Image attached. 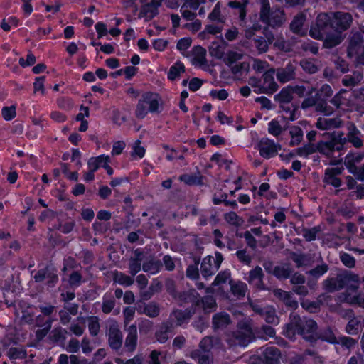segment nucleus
<instances>
[{
  "mask_svg": "<svg viewBox=\"0 0 364 364\" xmlns=\"http://www.w3.org/2000/svg\"><path fill=\"white\" fill-rule=\"evenodd\" d=\"M353 22L350 13L336 11L321 13L318 15L314 25L309 31L310 36L318 40L323 38V46L327 48L339 45L343 40L342 32L348 30Z\"/></svg>",
  "mask_w": 364,
  "mask_h": 364,
  "instance_id": "nucleus-1",
  "label": "nucleus"
},
{
  "mask_svg": "<svg viewBox=\"0 0 364 364\" xmlns=\"http://www.w3.org/2000/svg\"><path fill=\"white\" fill-rule=\"evenodd\" d=\"M317 323L315 321L306 318H301L299 316L291 314L290 321L284 328V335L292 339L298 333L311 343L318 340Z\"/></svg>",
  "mask_w": 364,
  "mask_h": 364,
  "instance_id": "nucleus-2",
  "label": "nucleus"
},
{
  "mask_svg": "<svg viewBox=\"0 0 364 364\" xmlns=\"http://www.w3.org/2000/svg\"><path fill=\"white\" fill-rule=\"evenodd\" d=\"M267 28L262 29V26L256 22L251 26H246L244 29L247 43L257 49L258 53H267L269 46L274 40L272 33H265Z\"/></svg>",
  "mask_w": 364,
  "mask_h": 364,
  "instance_id": "nucleus-3",
  "label": "nucleus"
},
{
  "mask_svg": "<svg viewBox=\"0 0 364 364\" xmlns=\"http://www.w3.org/2000/svg\"><path fill=\"white\" fill-rule=\"evenodd\" d=\"M259 19L273 28L281 27L286 21V14L283 9L274 6L271 8L269 0H259Z\"/></svg>",
  "mask_w": 364,
  "mask_h": 364,
  "instance_id": "nucleus-4",
  "label": "nucleus"
},
{
  "mask_svg": "<svg viewBox=\"0 0 364 364\" xmlns=\"http://www.w3.org/2000/svg\"><path fill=\"white\" fill-rule=\"evenodd\" d=\"M160 106L161 99L159 95L153 92H146L139 100L135 114L137 118L144 119L149 112H159Z\"/></svg>",
  "mask_w": 364,
  "mask_h": 364,
  "instance_id": "nucleus-5",
  "label": "nucleus"
},
{
  "mask_svg": "<svg viewBox=\"0 0 364 364\" xmlns=\"http://www.w3.org/2000/svg\"><path fill=\"white\" fill-rule=\"evenodd\" d=\"M255 340L252 328L247 323L240 322L237 329L227 335L226 341L230 346L246 347Z\"/></svg>",
  "mask_w": 364,
  "mask_h": 364,
  "instance_id": "nucleus-6",
  "label": "nucleus"
},
{
  "mask_svg": "<svg viewBox=\"0 0 364 364\" xmlns=\"http://www.w3.org/2000/svg\"><path fill=\"white\" fill-rule=\"evenodd\" d=\"M357 274L350 272L338 274L335 277H328L323 282V287L329 292L339 291L347 286L356 287Z\"/></svg>",
  "mask_w": 364,
  "mask_h": 364,
  "instance_id": "nucleus-7",
  "label": "nucleus"
},
{
  "mask_svg": "<svg viewBox=\"0 0 364 364\" xmlns=\"http://www.w3.org/2000/svg\"><path fill=\"white\" fill-rule=\"evenodd\" d=\"M36 283H44L47 288H54L59 282L58 269L51 262L39 269L33 276Z\"/></svg>",
  "mask_w": 364,
  "mask_h": 364,
  "instance_id": "nucleus-8",
  "label": "nucleus"
},
{
  "mask_svg": "<svg viewBox=\"0 0 364 364\" xmlns=\"http://www.w3.org/2000/svg\"><path fill=\"white\" fill-rule=\"evenodd\" d=\"M359 288V277L357 275L356 287H346L344 292L337 296L339 302L348 303L350 305H358L364 309V294L358 293Z\"/></svg>",
  "mask_w": 364,
  "mask_h": 364,
  "instance_id": "nucleus-9",
  "label": "nucleus"
},
{
  "mask_svg": "<svg viewBox=\"0 0 364 364\" xmlns=\"http://www.w3.org/2000/svg\"><path fill=\"white\" fill-rule=\"evenodd\" d=\"M223 260V255L220 252H216L215 257H205L200 265V272L202 276L207 278L213 275L220 268Z\"/></svg>",
  "mask_w": 364,
  "mask_h": 364,
  "instance_id": "nucleus-10",
  "label": "nucleus"
},
{
  "mask_svg": "<svg viewBox=\"0 0 364 364\" xmlns=\"http://www.w3.org/2000/svg\"><path fill=\"white\" fill-rule=\"evenodd\" d=\"M256 148L262 157L270 159L277 154L281 149V146L268 138H262L257 143Z\"/></svg>",
  "mask_w": 364,
  "mask_h": 364,
  "instance_id": "nucleus-11",
  "label": "nucleus"
},
{
  "mask_svg": "<svg viewBox=\"0 0 364 364\" xmlns=\"http://www.w3.org/2000/svg\"><path fill=\"white\" fill-rule=\"evenodd\" d=\"M274 75L275 69L272 68L264 72L262 77V90H259V92H263L265 94H273L278 90V85L274 80Z\"/></svg>",
  "mask_w": 364,
  "mask_h": 364,
  "instance_id": "nucleus-12",
  "label": "nucleus"
},
{
  "mask_svg": "<svg viewBox=\"0 0 364 364\" xmlns=\"http://www.w3.org/2000/svg\"><path fill=\"white\" fill-rule=\"evenodd\" d=\"M193 313V311H191L189 309H186L183 311L176 309L171 313L167 321L170 324H172L173 328L181 326L189 321Z\"/></svg>",
  "mask_w": 364,
  "mask_h": 364,
  "instance_id": "nucleus-13",
  "label": "nucleus"
},
{
  "mask_svg": "<svg viewBox=\"0 0 364 364\" xmlns=\"http://www.w3.org/2000/svg\"><path fill=\"white\" fill-rule=\"evenodd\" d=\"M343 170L342 166L327 168L325 171L323 179V183L327 185H331L336 188L340 187L342 184V181L339 178V176L342 174Z\"/></svg>",
  "mask_w": 364,
  "mask_h": 364,
  "instance_id": "nucleus-14",
  "label": "nucleus"
},
{
  "mask_svg": "<svg viewBox=\"0 0 364 364\" xmlns=\"http://www.w3.org/2000/svg\"><path fill=\"white\" fill-rule=\"evenodd\" d=\"M347 134L345 136L346 144L350 143L354 147L358 149L363 146V134L353 123L347 124Z\"/></svg>",
  "mask_w": 364,
  "mask_h": 364,
  "instance_id": "nucleus-15",
  "label": "nucleus"
},
{
  "mask_svg": "<svg viewBox=\"0 0 364 364\" xmlns=\"http://www.w3.org/2000/svg\"><path fill=\"white\" fill-rule=\"evenodd\" d=\"M110 158L109 156L104 154L97 157H91L87 162L88 168H92V171H97L100 168H103L109 175L112 174V168L109 165Z\"/></svg>",
  "mask_w": 364,
  "mask_h": 364,
  "instance_id": "nucleus-16",
  "label": "nucleus"
},
{
  "mask_svg": "<svg viewBox=\"0 0 364 364\" xmlns=\"http://www.w3.org/2000/svg\"><path fill=\"white\" fill-rule=\"evenodd\" d=\"M260 355V359L264 364H279V363L281 353L274 346L265 347Z\"/></svg>",
  "mask_w": 364,
  "mask_h": 364,
  "instance_id": "nucleus-17",
  "label": "nucleus"
},
{
  "mask_svg": "<svg viewBox=\"0 0 364 364\" xmlns=\"http://www.w3.org/2000/svg\"><path fill=\"white\" fill-rule=\"evenodd\" d=\"M146 259V253L141 249H136L129 260V272L134 276L141 269V262Z\"/></svg>",
  "mask_w": 364,
  "mask_h": 364,
  "instance_id": "nucleus-18",
  "label": "nucleus"
},
{
  "mask_svg": "<svg viewBox=\"0 0 364 364\" xmlns=\"http://www.w3.org/2000/svg\"><path fill=\"white\" fill-rule=\"evenodd\" d=\"M296 66L292 63H289L284 68H280L275 70L277 80L281 83L288 82L295 78Z\"/></svg>",
  "mask_w": 364,
  "mask_h": 364,
  "instance_id": "nucleus-19",
  "label": "nucleus"
},
{
  "mask_svg": "<svg viewBox=\"0 0 364 364\" xmlns=\"http://www.w3.org/2000/svg\"><path fill=\"white\" fill-rule=\"evenodd\" d=\"M343 122L339 117L327 118L319 117L316 123V127L321 130H327L341 127Z\"/></svg>",
  "mask_w": 364,
  "mask_h": 364,
  "instance_id": "nucleus-20",
  "label": "nucleus"
},
{
  "mask_svg": "<svg viewBox=\"0 0 364 364\" xmlns=\"http://www.w3.org/2000/svg\"><path fill=\"white\" fill-rule=\"evenodd\" d=\"M363 46V36L360 33H356L353 34L350 38L348 48V55L349 57H355L360 53Z\"/></svg>",
  "mask_w": 364,
  "mask_h": 364,
  "instance_id": "nucleus-21",
  "label": "nucleus"
},
{
  "mask_svg": "<svg viewBox=\"0 0 364 364\" xmlns=\"http://www.w3.org/2000/svg\"><path fill=\"white\" fill-rule=\"evenodd\" d=\"M136 311L139 314H145L149 317L154 318L160 313L159 306L155 302L138 304Z\"/></svg>",
  "mask_w": 364,
  "mask_h": 364,
  "instance_id": "nucleus-22",
  "label": "nucleus"
},
{
  "mask_svg": "<svg viewBox=\"0 0 364 364\" xmlns=\"http://www.w3.org/2000/svg\"><path fill=\"white\" fill-rule=\"evenodd\" d=\"M128 334L127 336L124 344L125 350L133 352L137 343V329L135 325H131L127 329Z\"/></svg>",
  "mask_w": 364,
  "mask_h": 364,
  "instance_id": "nucleus-23",
  "label": "nucleus"
},
{
  "mask_svg": "<svg viewBox=\"0 0 364 364\" xmlns=\"http://www.w3.org/2000/svg\"><path fill=\"white\" fill-rule=\"evenodd\" d=\"M264 274L262 269L257 266L254 269L250 271L249 272V277L247 279V282L255 286L256 287L259 289H263L262 287V278H263Z\"/></svg>",
  "mask_w": 364,
  "mask_h": 364,
  "instance_id": "nucleus-24",
  "label": "nucleus"
},
{
  "mask_svg": "<svg viewBox=\"0 0 364 364\" xmlns=\"http://www.w3.org/2000/svg\"><path fill=\"white\" fill-rule=\"evenodd\" d=\"M274 295L282 300L287 306L296 308L298 302L292 297L289 292L283 291L280 289H276L273 291Z\"/></svg>",
  "mask_w": 364,
  "mask_h": 364,
  "instance_id": "nucleus-25",
  "label": "nucleus"
},
{
  "mask_svg": "<svg viewBox=\"0 0 364 364\" xmlns=\"http://www.w3.org/2000/svg\"><path fill=\"white\" fill-rule=\"evenodd\" d=\"M328 141L336 151H340L346 144L345 135L342 132H333Z\"/></svg>",
  "mask_w": 364,
  "mask_h": 364,
  "instance_id": "nucleus-26",
  "label": "nucleus"
},
{
  "mask_svg": "<svg viewBox=\"0 0 364 364\" xmlns=\"http://www.w3.org/2000/svg\"><path fill=\"white\" fill-rule=\"evenodd\" d=\"M161 262L159 260H156L152 257H147L144 261L142 265V269L147 273L154 274L159 272L161 268Z\"/></svg>",
  "mask_w": 364,
  "mask_h": 364,
  "instance_id": "nucleus-27",
  "label": "nucleus"
},
{
  "mask_svg": "<svg viewBox=\"0 0 364 364\" xmlns=\"http://www.w3.org/2000/svg\"><path fill=\"white\" fill-rule=\"evenodd\" d=\"M230 323V318L228 314L220 312L213 316V326L214 329L224 328Z\"/></svg>",
  "mask_w": 364,
  "mask_h": 364,
  "instance_id": "nucleus-28",
  "label": "nucleus"
},
{
  "mask_svg": "<svg viewBox=\"0 0 364 364\" xmlns=\"http://www.w3.org/2000/svg\"><path fill=\"white\" fill-rule=\"evenodd\" d=\"M226 45L223 40L213 41L209 46V53L210 55L220 59L223 57Z\"/></svg>",
  "mask_w": 364,
  "mask_h": 364,
  "instance_id": "nucleus-29",
  "label": "nucleus"
},
{
  "mask_svg": "<svg viewBox=\"0 0 364 364\" xmlns=\"http://www.w3.org/2000/svg\"><path fill=\"white\" fill-rule=\"evenodd\" d=\"M306 21V16L303 13L296 15L290 23L291 31L296 34L303 35V26Z\"/></svg>",
  "mask_w": 364,
  "mask_h": 364,
  "instance_id": "nucleus-30",
  "label": "nucleus"
},
{
  "mask_svg": "<svg viewBox=\"0 0 364 364\" xmlns=\"http://www.w3.org/2000/svg\"><path fill=\"white\" fill-rule=\"evenodd\" d=\"M173 329L172 324H170L168 321L163 323L156 333L157 341L161 343H164L168 338V333Z\"/></svg>",
  "mask_w": 364,
  "mask_h": 364,
  "instance_id": "nucleus-31",
  "label": "nucleus"
},
{
  "mask_svg": "<svg viewBox=\"0 0 364 364\" xmlns=\"http://www.w3.org/2000/svg\"><path fill=\"white\" fill-rule=\"evenodd\" d=\"M191 357L198 361V364H213V358L209 353H203L200 350H194L190 353Z\"/></svg>",
  "mask_w": 364,
  "mask_h": 364,
  "instance_id": "nucleus-32",
  "label": "nucleus"
},
{
  "mask_svg": "<svg viewBox=\"0 0 364 364\" xmlns=\"http://www.w3.org/2000/svg\"><path fill=\"white\" fill-rule=\"evenodd\" d=\"M260 314L262 316L267 323L273 325H277L279 322L278 316L274 308L267 306L260 311Z\"/></svg>",
  "mask_w": 364,
  "mask_h": 364,
  "instance_id": "nucleus-33",
  "label": "nucleus"
},
{
  "mask_svg": "<svg viewBox=\"0 0 364 364\" xmlns=\"http://www.w3.org/2000/svg\"><path fill=\"white\" fill-rule=\"evenodd\" d=\"M292 97V86H287L274 95V100L280 104H284L290 102Z\"/></svg>",
  "mask_w": 364,
  "mask_h": 364,
  "instance_id": "nucleus-34",
  "label": "nucleus"
},
{
  "mask_svg": "<svg viewBox=\"0 0 364 364\" xmlns=\"http://www.w3.org/2000/svg\"><path fill=\"white\" fill-rule=\"evenodd\" d=\"M363 79V74L355 71L352 75H346L342 79V84L346 87H353L358 85Z\"/></svg>",
  "mask_w": 364,
  "mask_h": 364,
  "instance_id": "nucleus-35",
  "label": "nucleus"
},
{
  "mask_svg": "<svg viewBox=\"0 0 364 364\" xmlns=\"http://www.w3.org/2000/svg\"><path fill=\"white\" fill-rule=\"evenodd\" d=\"M230 284L231 291L235 296L237 298L245 296L247 289V286L245 283L240 281L236 282L230 281Z\"/></svg>",
  "mask_w": 364,
  "mask_h": 364,
  "instance_id": "nucleus-36",
  "label": "nucleus"
},
{
  "mask_svg": "<svg viewBox=\"0 0 364 364\" xmlns=\"http://www.w3.org/2000/svg\"><path fill=\"white\" fill-rule=\"evenodd\" d=\"M289 134L291 136L290 146H294L299 145L302 141L304 133L302 129L297 126H292L289 128Z\"/></svg>",
  "mask_w": 364,
  "mask_h": 364,
  "instance_id": "nucleus-37",
  "label": "nucleus"
},
{
  "mask_svg": "<svg viewBox=\"0 0 364 364\" xmlns=\"http://www.w3.org/2000/svg\"><path fill=\"white\" fill-rule=\"evenodd\" d=\"M185 71L184 65L181 62H176L169 69L168 73V79L175 80L178 78L181 73Z\"/></svg>",
  "mask_w": 364,
  "mask_h": 364,
  "instance_id": "nucleus-38",
  "label": "nucleus"
},
{
  "mask_svg": "<svg viewBox=\"0 0 364 364\" xmlns=\"http://www.w3.org/2000/svg\"><path fill=\"white\" fill-rule=\"evenodd\" d=\"M318 339L330 343H337L338 342V338L330 328H326L318 333Z\"/></svg>",
  "mask_w": 364,
  "mask_h": 364,
  "instance_id": "nucleus-39",
  "label": "nucleus"
},
{
  "mask_svg": "<svg viewBox=\"0 0 364 364\" xmlns=\"http://www.w3.org/2000/svg\"><path fill=\"white\" fill-rule=\"evenodd\" d=\"M162 0H151L150 4L143 8V11L148 17L152 18L157 14V8L161 4Z\"/></svg>",
  "mask_w": 364,
  "mask_h": 364,
  "instance_id": "nucleus-40",
  "label": "nucleus"
},
{
  "mask_svg": "<svg viewBox=\"0 0 364 364\" xmlns=\"http://www.w3.org/2000/svg\"><path fill=\"white\" fill-rule=\"evenodd\" d=\"M7 356L11 360L25 359L27 357V352L23 348L11 347L7 352Z\"/></svg>",
  "mask_w": 364,
  "mask_h": 364,
  "instance_id": "nucleus-41",
  "label": "nucleus"
},
{
  "mask_svg": "<svg viewBox=\"0 0 364 364\" xmlns=\"http://www.w3.org/2000/svg\"><path fill=\"white\" fill-rule=\"evenodd\" d=\"M180 180L189 186L200 185L203 183L202 176L200 173L196 175L183 174L180 176Z\"/></svg>",
  "mask_w": 364,
  "mask_h": 364,
  "instance_id": "nucleus-42",
  "label": "nucleus"
},
{
  "mask_svg": "<svg viewBox=\"0 0 364 364\" xmlns=\"http://www.w3.org/2000/svg\"><path fill=\"white\" fill-rule=\"evenodd\" d=\"M205 312L210 313L216 309L215 299L212 296H204L200 301Z\"/></svg>",
  "mask_w": 364,
  "mask_h": 364,
  "instance_id": "nucleus-43",
  "label": "nucleus"
},
{
  "mask_svg": "<svg viewBox=\"0 0 364 364\" xmlns=\"http://www.w3.org/2000/svg\"><path fill=\"white\" fill-rule=\"evenodd\" d=\"M316 148L319 153L328 157L332 156L336 151L328 141L318 142Z\"/></svg>",
  "mask_w": 364,
  "mask_h": 364,
  "instance_id": "nucleus-44",
  "label": "nucleus"
},
{
  "mask_svg": "<svg viewBox=\"0 0 364 364\" xmlns=\"http://www.w3.org/2000/svg\"><path fill=\"white\" fill-rule=\"evenodd\" d=\"M345 94H346V92H340L331 99V102L337 108L343 107V106L348 107L349 102L344 95Z\"/></svg>",
  "mask_w": 364,
  "mask_h": 364,
  "instance_id": "nucleus-45",
  "label": "nucleus"
},
{
  "mask_svg": "<svg viewBox=\"0 0 364 364\" xmlns=\"http://www.w3.org/2000/svg\"><path fill=\"white\" fill-rule=\"evenodd\" d=\"M274 46L283 52H290L292 50L293 44L289 41H286L284 38H277L274 43Z\"/></svg>",
  "mask_w": 364,
  "mask_h": 364,
  "instance_id": "nucleus-46",
  "label": "nucleus"
},
{
  "mask_svg": "<svg viewBox=\"0 0 364 364\" xmlns=\"http://www.w3.org/2000/svg\"><path fill=\"white\" fill-rule=\"evenodd\" d=\"M84 282L82 274L78 271H73L69 275L68 283L72 288H77L80 287Z\"/></svg>",
  "mask_w": 364,
  "mask_h": 364,
  "instance_id": "nucleus-47",
  "label": "nucleus"
},
{
  "mask_svg": "<svg viewBox=\"0 0 364 364\" xmlns=\"http://www.w3.org/2000/svg\"><path fill=\"white\" fill-rule=\"evenodd\" d=\"M300 65L305 72L310 74L316 73L318 70L315 61L312 59H304L301 60Z\"/></svg>",
  "mask_w": 364,
  "mask_h": 364,
  "instance_id": "nucleus-48",
  "label": "nucleus"
},
{
  "mask_svg": "<svg viewBox=\"0 0 364 364\" xmlns=\"http://www.w3.org/2000/svg\"><path fill=\"white\" fill-rule=\"evenodd\" d=\"M292 273V269L289 266H278L274 269V274L279 279H287Z\"/></svg>",
  "mask_w": 364,
  "mask_h": 364,
  "instance_id": "nucleus-49",
  "label": "nucleus"
},
{
  "mask_svg": "<svg viewBox=\"0 0 364 364\" xmlns=\"http://www.w3.org/2000/svg\"><path fill=\"white\" fill-rule=\"evenodd\" d=\"M321 231L319 226L311 228H304L302 230V235L306 241H314L316 238L317 234Z\"/></svg>",
  "mask_w": 364,
  "mask_h": 364,
  "instance_id": "nucleus-50",
  "label": "nucleus"
},
{
  "mask_svg": "<svg viewBox=\"0 0 364 364\" xmlns=\"http://www.w3.org/2000/svg\"><path fill=\"white\" fill-rule=\"evenodd\" d=\"M115 283L129 287L134 283V279L120 272L115 271Z\"/></svg>",
  "mask_w": 364,
  "mask_h": 364,
  "instance_id": "nucleus-51",
  "label": "nucleus"
},
{
  "mask_svg": "<svg viewBox=\"0 0 364 364\" xmlns=\"http://www.w3.org/2000/svg\"><path fill=\"white\" fill-rule=\"evenodd\" d=\"M252 69L257 73H262L264 71H267L268 69H270L269 64L268 62L265 60H262L258 58H255L252 60Z\"/></svg>",
  "mask_w": 364,
  "mask_h": 364,
  "instance_id": "nucleus-52",
  "label": "nucleus"
},
{
  "mask_svg": "<svg viewBox=\"0 0 364 364\" xmlns=\"http://www.w3.org/2000/svg\"><path fill=\"white\" fill-rule=\"evenodd\" d=\"M206 50L201 48L197 47L195 48L193 61L200 65L205 64L206 63Z\"/></svg>",
  "mask_w": 364,
  "mask_h": 364,
  "instance_id": "nucleus-53",
  "label": "nucleus"
},
{
  "mask_svg": "<svg viewBox=\"0 0 364 364\" xmlns=\"http://www.w3.org/2000/svg\"><path fill=\"white\" fill-rule=\"evenodd\" d=\"M247 4V0H245V1L242 4L238 1H230L228 4L231 8L239 9V17L242 21H244L246 17L245 7Z\"/></svg>",
  "mask_w": 364,
  "mask_h": 364,
  "instance_id": "nucleus-54",
  "label": "nucleus"
},
{
  "mask_svg": "<svg viewBox=\"0 0 364 364\" xmlns=\"http://www.w3.org/2000/svg\"><path fill=\"white\" fill-rule=\"evenodd\" d=\"M360 321L357 318L350 319L346 326V331L348 334L355 335L359 331Z\"/></svg>",
  "mask_w": 364,
  "mask_h": 364,
  "instance_id": "nucleus-55",
  "label": "nucleus"
},
{
  "mask_svg": "<svg viewBox=\"0 0 364 364\" xmlns=\"http://www.w3.org/2000/svg\"><path fill=\"white\" fill-rule=\"evenodd\" d=\"M224 219L227 223L235 226H239L243 222L242 219L235 212H230L225 214Z\"/></svg>",
  "mask_w": 364,
  "mask_h": 364,
  "instance_id": "nucleus-56",
  "label": "nucleus"
},
{
  "mask_svg": "<svg viewBox=\"0 0 364 364\" xmlns=\"http://www.w3.org/2000/svg\"><path fill=\"white\" fill-rule=\"evenodd\" d=\"M213 337L210 336L203 338L199 343V350L203 353H208L213 348Z\"/></svg>",
  "mask_w": 364,
  "mask_h": 364,
  "instance_id": "nucleus-57",
  "label": "nucleus"
},
{
  "mask_svg": "<svg viewBox=\"0 0 364 364\" xmlns=\"http://www.w3.org/2000/svg\"><path fill=\"white\" fill-rule=\"evenodd\" d=\"M282 131V127L277 120L273 119L268 124V132L270 134L277 136Z\"/></svg>",
  "mask_w": 364,
  "mask_h": 364,
  "instance_id": "nucleus-58",
  "label": "nucleus"
},
{
  "mask_svg": "<svg viewBox=\"0 0 364 364\" xmlns=\"http://www.w3.org/2000/svg\"><path fill=\"white\" fill-rule=\"evenodd\" d=\"M1 114L6 121L13 119L16 115V107L14 105L4 107L1 109Z\"/></svg>",
  "mask_w": 364,
  "mask_h": 364,
  "instance_id": "nucleus-59",
  "label": "nucleus"
},
{
  "mask_svg": "<svg viewBox=\"0 0 364 364\" xmlns=\"http://www.w3.org/2000/svg\"><path fill=\"white\" fill-rule=\"evenodd\" d=\"M328 270V266L326 264H322L310 270L309 274L314 277L318 278L327 272Z\"/></svg>",
  "mask_w": 364,
  "mask_h": 364,
  "instance_id": "nucleus-60",
  "label": "nucleus"
},
{
  "mask_svg": "<svg viewBox=\"0 0 364 364\" xmlns=\"http://www.w3.org/2000/svg\"><path fill=\"white\" fill-rule=\"evenodd\" d=\"M349 171L353 173L358 180L364 181V164L360 166L350 165Z\"/></svg>",
  "mask_w": 364,
  "mask_h": 364,
  "instance_id": "nucleus-61",
  "label": "nucleus"
},
{
  "mask_svg": "<svg viewBox=\"0 0 364 364\" xmlns=\"http://www.w3.org/2000/svg\"><path fill=\"white\" fill-rule=\"evenodd\" d=\"M132 156L141 159L145 154V149L141 146V141L137 140L133 145Z\"/></svg>",
  "mask_w": 364,
  "mask_h": 364,
  "instance_id": "nucleus-62",
  "label": "nucleus"
},
{
  "mask_svg": "<svg viewBox=\"0 0 364 364\" xmlns=\"http://www.w3.org/2000/svg\"><path fill=\"white\" fill-rule=\"evenodd\" d=\"M230 277V272L229 270H225L216 276L214 282H213V285L217 286L220 284L225 283Z\"/></svg>",
  "mask_w": 364,
  "mask_h": 364,
  "instance_id": "nucleus-63",
  "label": "nucleus"
},
{
  "mask_svg": "<svg viewBox=\"0 0 364 364\" xmlns=\"http://www.w3.org/2000/svg\"><path fill=\"white\" fill-rule=\"evenodd\" d=\"M242 58V55L241 53L231 51L227 54L225 58V63L229 66L235 64L238 60H241Z\"/></svg>",
  "mask_w": 364,
  "mask_h": 364,
  "instance_id": "nucleus-64",
  "label": "nucleus"
}]
</instances>
